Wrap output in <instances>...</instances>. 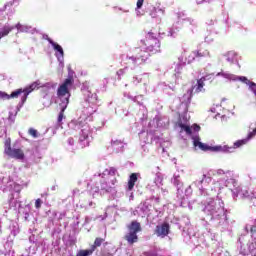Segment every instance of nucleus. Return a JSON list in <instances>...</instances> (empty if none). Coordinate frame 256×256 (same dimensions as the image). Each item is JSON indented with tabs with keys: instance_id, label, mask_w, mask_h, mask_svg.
Wrapping results in <instances>:
<instances>
[{
	"instance_id": "obj_26",
	"label": "nucleus",
	"mask_w": 256,
	"mask_h": 256,
	"mask_svg": "<svg viewBox=\"0 0 256 256\" xmlns=\"http://www.w3.org/2000/svg\"><path fill=\"white\" fill-rule=\"evenodd\" d=\"M116 173H117V168L111 167V168L109 169V174H110V175H115Z\"/></svg>"
},
{
	"instance_id": "obj_32",
	"label": "nucleus",
	"mask_w": 256,
	"mask_h": 256,
	"mask_svg": "<svg viewBox=\"0 0 256 256\" xmlns=\"http://www.w3.org/2000/svg\"><path fill=\"white\" fill-rule=\"evenodd\" d=\"M194 131H201V126L195 124L194 125Z\"/></svg>"
},
{
	"instance_id": "obj_30",
	"label": "nucleus",
	"mask_w": 256,
	"mask_h": 256,
	"mask_svg": "<svg viewBox=\"0 0 256 256\" xmlns=\"http://www.w3.org/2000/svg\"><path fill=\"white\" fill-rule=\"evenodd\" d=\"M250 233H252V235H255V233H256V226H252L250 228Z\"/></svg>"
},
{
	"instance_id": "obj_2",
	"label": "nucleus",
	"mask_w": 256,
	"mask_h": 256,
	"mask_svg": "<svg viewBox=\"0 0 256 256\" xmlns=\"http://www.w3.org/2000/svg\"><path fill=\"white\" fill-rule=\"evenodd\" d=\"M35 89H39V83L34 82L27 86L26 88L17 89L16 91L12 92L10 95L7 94V92L0 91V99H3L4 101H9V99H17L19 95L23 93L22 96V103H25L27 101V97H29L30 93H33Z\"/></svg>"
},
{
	"instance_id": "obj_13",
	"label": "nucleus",
	"mask_w": 256,
	"mask_h": 256,
	"mask_svg": "<svg viewBox=\"0 0 256 256\" xmlns=\"http://www.w3.org/2000/svg\"><path fill=\"white\" fill-rule=\"evenodd\" d=\"M248 143L249 140L247 138L237 140L236 142H234L233 147H231V153H233V149H239V147H243V145H247Z\"/></svg>"
},
{
	"instance_id": "obj_29",
	"label": "nucleus",
	"mask_w": 256,
	"mask_h": 256,
	"mask_svg": "<svg viewBox=\"0 0 256 256\" xmlns=\"http://www.w3.org/2000/svg\"><path fill=\"white\" fill-rule=\"evenodd\" d=\"M216 173H217V175H225V170L218 169Z\"/></svg>"
},
{
	"instance_id": "obj_28",
	"label": "nucleus",
	"mask_w": 256,
	"mask_h": 256,
	"mask_svg": "<svg viewBox=\"0 0 256 256\" xmlns=\"http://www.w3.org/2000/svg\"><path fill=\"white\" fill-rule=\"evenodd\" d=\"M86 139H89V135L83 134V136L80 137V142L83 143V141H86Z\"/></svg>"
},
{
	"instance_id": "obj_18",
	"label": "nucleus",
	"mask_w": 256,
	"mask_h": 256,
	"mask_svg": "<svg viewBox=\"0 0 256 256\" xmlns=\"http://www.w3.org/2000/svg\"><path fill=\"white\" fill-rule=\"evenodd\" d=\"M193 54L195 57L201 58V57H207V55H209V51L208 50H195L193 51Z\"/></svg>"
},
{
	"instance_id": "obj_8",
	"label": "nucleus",
	"mask_w": 256,
	"mask_h": 256,
	"mask_svg": "<svg viewBox=\"0 0 256 256\" xmlns=\"http://www.w3.org/2000/svg\"><path fill=\"white\" fill-rule=\"evenodd\" d=\"M169 229V223H163L160 226H156L155 234L157 235V237H167V235H169Z\"/></svg>"
},
{
	"instance_id": "obj_12",
	"label": "nucleus",
	"mask_w": 256,
	"mask_h": 256,
	"mask_svg": "<svg viewBox=\"0 0 256 256\" xmlns=\"http://www.w3.org/2000/svg\"><path fill=\"white\" fill-rule=\"evenodd\" d=\"M13 29H15L13 26H4L2 29H0V39L7 37V35L13 31Z\"/></svg>"
},
{
	"instance_id": "obj_20",
	"label": "nucleus",
	"mask_w": 256,
	"mask_h": 256,
	"mask_svg": "<svg viewBox=\"0 0 256 256\" xmlns=\"http://www.w3.org/2000/svg\"><path fill=\"white\" fill-rule=\"evenodd\" d=\"M179 127H180V129H182V131H185V133L187 135H191L193 133V131L191 130V126H189V125H185L183 123H180Z\"/></svg>"
},
{
	"instance_id": "obj_21",
	"label": "nucleus",
	"mask_w": 256,
	"mask_h": 256,
	"mask_svg": "<svg viewBox=\"0 0 256 256\" xmlns=\"http://www.w3.org/2000/svg\"><path fill=\"white\" fill-rule=\"evenodd\" d=\"M28 135L33 137V139H37V137H39V131H37V129H35V128H29Z\"/></svg>"
},
{
	"instance_id": "obj_16",
	"label": "nucleus",
	"mask_w": 256,
	"mask_h": 256,
	"mask_svg": "<svg viewBox=\"0 0 256 256\" xmlns=\"http://www.w3.org/2000/svg\"><path fill=\"white\" fill-rule=\"evenodd\" d=\"M226 57H227V61L229 63H235V61H237V52L235 51H229L227 54H226Z\"/></svg>"
},
{
	"instance_id": "obj_22",
	"label": "nucleus",
	"mask_w": 256,
	"mask_h": 256,
	"mask_svg": "<svg viewBox=\"0 0 256 256\" xmlns=\"http://www.w3.org/2000/svg\"><path fill=\"white\" fill-rule=\"evenodd\" d=\"M53 49L55 51H57L61 55V57H63V55H65V52L63 51V47H61V45L56 43V44H54Z\"/></svg>"
},
{
	"instance_id": "obj_5",
	"label": "nucleus",
	"mask_w": 256,
	"mask_h": 256,
	"mask_svg": "<svg viewBox=\"0 0 256 256\" xmlns=\"http://www.w3.org/2000/svg\"><path fill=\"white\" fill-rule=\"evenodd\" d=\"M151 55L149 52L141 49V48H135L134 49V56H131L129 59L132 60L134 65H145L147 63V59H149Z\"/></svg>"
},
{
	"instance_id": "obj_36",
	"label": "nucleus",
	"mask_w": 256,
	"mask_h": 256,
	"mask_svg": "<svg viewBox=\"0 0 256 256\" xmlns=\"http://www.w3.org/2000/svg\"><path fill=\"white\" fill-rule=\"evenodd\" d=\"M255 223H256V220H255ZM254 226H256V224Z\"/></svg>"
},
{
	"instance_id": "obj_31",
	"label": "nucleus",
	"mask_w": 256,
	"mask_h": 256,
	"mask_svg": "<svg viewBox=\"0 0 256 256\" xmlns=\"http://www.w3.org/2000/svg\"><path fill=\"white\" fill-rule=\"evenodd\" d=\"M47 41L52 45V47L56 44L51 38H47Z\"/></svg>"
},
{
	"instance_id": "obj_35",
	"label": "nucleus",
	"mask_w": 256,
	"mask_h": 256,
	"mask_svg": "<svg viewBox=\"0 0 256 256\" xmlns=\"http://www.w3.org/2000/svg\"><path fill=\"white\" fill-rule=\"evenodd\" d=\"M160 11H162V13H165V11H163V10H161V9H160Z\"/></svg>"
},
{
	"instance_id": "obj_25",
	"label": "nucleus",
	"mask_w": 256,
	"mask_h": 256,
	"mask_svg": "<svg viewBox=\"0 0 256 256\" xmlns=\"http://www.w3.org/2000/svg\"><path fill=\"white\" fill-rule=\"evenodd\" d=\"M240 81H242V83H246V85H251V81L245 76L240 77Z\"/></svg>"
},
{
	"instance_id": "obj_33",
	"label": "nucleus",
	"mask_w": 256,
	"mask_h": 256,
	"mask_svg": "<svg viewBox=\"0 0 256 256\" xmlns=\"http://www.w3.org/2000/svg\"><path fill=\"white\" fill-rule=\"evenodd\" d=\"M212 0H201L202 3H211Z\"/></svg>"
},
{
	"instance_id": "obj_14",
	"label": "nucleus",
	"mask_w": 256,
	"mask_h": 256,
	"mask_svg": "<svg viewBox=\"0 0 256 256\" xmlns=\"http://www.w3.org/2000/svg\"><path fill=\"white\" fill-rule=\"evenodd\" d=\"M103 243H105V239L101 238V237H97L94 240V244L90 247V249L93 250V252L95 253L97 247H101V245H103Z\"/></svg>"
},
{
	"instance_id": "obj_4",
	"label": "nucleus",
	"mask_w": 256,
	"mask_h": 256,
	"mask_svg": "<svg viewBox=\"0 0 256 256\" xmlns=\"http://www.w3.org/2000/svg\"><path fill=\"white\" fill-rule=\"evenodd\" d=\"M127 229L129 233L124 236L125 241H127L129 245L137 243L139 241V236H137V234L142 230L141 223L134 220L127 226Z\"/></svg>"
},
{
	"instance_id": "obj_19",
	"label": "nucleus",
	"mask_w": 256,
	"mask_h": 256,
	"mask_svg": "<svg viewBox=\"0 0 256 256\" xmlns=\"http://www.w3.org/2000/svg\"><path fill=\"white\" fill-rule=\"evenodd\" d=\"M93 253H94L93 250L90 248V249L78 251L76 256H91L93 255Z\"/></svg>"
},
{
	"instance_id": "obj_9",
	"label": "nucleus",
	"mask_w": 256,
	"mask_h": 256,
	"mask_svg": "<svg viewBox=\"0 0 256 256\" xmlns=\"http://www.w3.org/2000/svg\"><path fill=\"white\" fill-rule=\"evenodd\" d=\"M237 193L241 199H250V201H253L251 188H248L247 186L239 187Z\"/></svg>"
},
{
	"instance_id": "obj_17",
	"label": "nucleus",
	"mask_w": 256,
	"mask_h": 256,
	"mask_svg": "<svg viewBox=\"0 0 256 256\" xmlns=\"http://www.w3.org/2000/svg\"><path fill=\"white\" fill-rule=\"evenodd\" d=\"M13 148L11 147V138H6L4 141V153L8 155Z\"/></svg>"
},
{
	"instance_id": "obj_23",
	"label": "nucleus",
	"mask_w": 256,
	"mask_h": 256,
	"mask_svg": "<svg viewBox=\"0 0 256 256\" xmlns=\"http://www.w3.org/2000/svg\"><path fill=\"white\" fill-rule=\"evenodd\" d=\"M42 203H43V201H41V198L36 199V201H35L36 209H41Z\"/></svg>"
},
{
	"instance_id": "obj_24",
	"label": "nucleus",
	"mask_w": 256,
	"mask_h": 256,
	"mask_svg": "<svg viewBox=\"0 0 256 256\" xmlns=\"http://www.w3.org/2000/svg\"><path fill=\"white\" fill-rule=\"evenodd\" d=\"M143 3H145V0H137L136 9H141L143 7Z\"/></svg>"
},
{
	"instance_id": "obj_6",
	"label": "nucleus",
	"mask_w": 256,
	"mask_h": 256,
	"mask_svg": "<svg viewBox=\"0 0 256 256\" xmlns=\"http://www.w3.org/2000/svg\"><path fill=\"white\" fill-rule=\"evenodd\" d=\"M205 81H207V78L204 76L197 80V84L192 86V89H189L187 91L188 98L187 103H191V97H193V89L195 90V93H201L204 91L203 87H205Z\"/></svg>"
},
{
	"instance_id": "obj_1",
	"label": "nucleus",
	"mask_w": 256,
	"mask_h": 256,
	"mask_svg": "<svg viewBox=\"0 0 256 256\" xmlns=\"http://www.w3.org/2000/svg\"><path fill=\"white\" fill-rule=\"evenodd\" d=\"M73 83H75V79L70 76L57 89V97L61 101V110L57 119L58 123H61L65 118V110L69 105V99H71V91L69 89L73 87Z\"/></svg>"
},
{
	"instance_id": "obj_34",
	"label": "nucleus",
	"mask_w": 256,
	"mask_h": 256,
	"mask_svg": "<svg viewBox=\"0 0 256 256\" xmlns=\"http://www.w3.org/2000/svg\"><path fill=\"white\" fill-rule=\"evenodd\" d=\"M219 75H223V73L219 72V73L217 74V76H219Z\"/></svg>"
},
{
	"instance_id": "obj_15",
	"label": "nucleus",
	"mask_w": 256,
	"mask_h": 256,
	"mask_svg": "<svg viewBox=\"0 0 256 256\" xmlns=\"http://www.w3.org/2000/svg\"><path fill=\"white\" fill-rule=\"evenodd\" d=\"M194 147H199L201 151H209L210 146L207 144H204L203 142H200L199 140H194Z\"/></svg>"
},
{
	"instance_id": "obj_10",
	"label": "nucleus",
	"mask_w": 256,
	"mask_h": 256,
	"mask_svg": "<svg viewBox=\"0 0 256 256\" xmlns=\"http://www.w3.org/2000/svg\"><path fill=\"white\" fill-rule=\"evenodd\" d=\"M138 179H139V175L137 173H132L129 176V179H128V191H133V189L135 187V184L137 183Z\"/></svg>"
},
{
	"instance_id": "obj_27",
	"label": "nucleus",
	"mask_w": 256,
	"mask_h": 256,
	"mask_svg": "<svg viewBox=\"0 0 256 256\" xmlns=\"http://www.w3.org/2000/svg\"><path fill=\"white\" fill-rule=\"evenodd\" d=\"M251 192H252V199H256V186L251 188Z\"/></svg>"
},
{
	"instance_id": "obj_3",
	"label": "nucleus",
	"mask_w": 256,
	"mask_h": 256,
	"mask_svg": "<svg viewBox=\"0 0 256 256\" xmlns=\"http://www.w3.org/2000/svg\"><path fill=\"white\" fill-rule=\"evenodd\" d=\"M142 45H145L147 51L151 53V55H157V53H161V42L153 33L149 32L146 34L145 40H141Z\"/></svg>"
},
{
	"instance_id": "obj_11",
	"label": "nucleus",
	"mask_w": 256,
	"mask_h": 256,
	"mask_svg": "<svg viewBox=\"0 0 256 256\" xmlns=\"http://www.w3.org/2000/svg\"><path fill=\"white\" fill-rule=\"evenodd\" d=\"M233 148L229 147V146H214V147H211L210 146V150L209 151H213V152H219V151H224L225 153H231V150Z\"/></svg>"
},
{
	"instance_id": "obj_7",
	"label": "nucleus",
	"mask_w": 256,
	"mask_h": 256,
	"mask_svg": "<svg viewBox=\"0 0 256 256\" xmlns=\"http://www.w3.org/2000/svg\"><path fill=\"white\" fill-rule=\"evenodd\" d=\"M7 157H10L11 159H16L18 161H23L25 159V152L21 148H13Z\"/></svg>"
}]
</instances>
